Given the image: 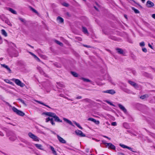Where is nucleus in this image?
Listing matches in <instances>:
<instances>
[{
	"instance_id": "obj_58",
	"label": "nucleus",
	"mask_w": 155,
	"mask_h": 155,
	"mask_svg": "<svg viewBox=\"0 0 155 155\" xmlns=\"http://www.w3.org/2000/svg\"><path fill=\"white\" fill-rule=\"evenodd\" d=\"M8 83H9V84H12V82L10 81L9 82H8Z\"/></svg>"
},
{
	"instance_id": "obj_24",
	"label": "nucleus",
	"mask_w": 155,
	"mask_h": 155,
	"mask_svg": "<svg viewBox=\"0 0 155 155\" xmlns=\"http://www.w3.org/2000/svg\"><path fill=\"white\" fill-rule=\"evenodd\" d=\"M35 101L37 102V103H39L40 104H42V105H44V106H46V107H48L49 108H51L49 106H48V105H46L43 102H41L40 101Z\"/></svg>"
},
{
	"instance_id": "obj_17",
	"label": "nucleus",
	"mask_w": 155,
	"mask_h": 155,
	"mask_svg": "<svg viewBox=\"0 0 155 155\" xmlns=\"http://www.w3.org/2000/svg\"><path fill=\"white\" fill-rule=\"evenodd\" d=\"M82 28V31L85 34H87V35H88L89 33L87 28L84 27H83Z\"/></svg>"
},
{
	"instance_id": "obj_18",
	"label": "nucleus",
	"mask_w": 155,
	"mask_h": 155,
	"mask_svg": "<svg viewBox=\"0 0 155 155\" xmlns=\"http://www.w3.org/2000/svg\"><path fill=\"white\" fill-rule=\"evenodd\" d=\"M57 20L60 23H63L64 22L63 19L60 16H58L57 18Z\"/></svg>"
},
{
	"instance_id": "obj_60",
	"label": "nucleus",
	"mask_w": 155,
	"mask_h": 155,
	"mask_svg": "<svg viewBox=\"0 0 155 155\" xmlns=\"http://www.w3.org/2000/svg\"><path fill=\"white\" fill-rule=\"evenodd\" d=\"M94 8H95L97 10V9L96 8V7H95V6H94Z\"/></svg>"
},
{
	"instance_id": "obj_15",
	"label": "nucleus",
	"mask_w": 155,
	"mask_h": 155,
	"mask_svg": "<svg viewBox=\"0 0 155 155\" xmlns=\"http://www.w3.org/2000/svg\"><path fill=\"white\" fill-rule=\"evenodd\" d=\"M104 93H108L111 94H113L115 93V91L112 89L107 90L104 91Z\"/></svg>"
},
{
	"instance_id": "obj_47",
	"label": "nucleus",
	"mask_w": 155,
	"mask_h": 155,
	"mask_svg": "<svg viewBox=\"0 0 155 155\" xmlns=\"http://www.w3.org/2000/svg\"><path fill=\"white\" fill-rule=\"evenodd\" d=\"M103 137L105 138H107V139H108L110 140V138H109L107 136H103Z\"/></svg>"
},
{
	"instance_id": "obj_22",
	"label": "nucleus",
	"mask_w": 155,
	"mask_h": 155,
	"mask_svg": "<svg viewBox=\"0 0 155 155\" xmlns=\"http://www.w3.org/2000/svg\"><path fill=\"white\" fill-rule=\"evenodd\" d=\"M50 149L52 150V153L54 155H57V154L56 153V151L54 150V148L52 146H50Z\"/></svg>"
},
{
	"instance_id": "obj_10",
	"label": "nucleus",
	"mask_w": 155,
	"mask_h": 155,
	"mask_svg": "<svg viewBox=\"0 0 155 155\" xmlns=\"http://www.w3.org/2000/svg\"><path fill=\"white\" fill-rule=\"evenodd\" d=\"M118 105L119 107L125 113H127V110L124 106L120 104H118Z\"/></svg>"
},
{
	"instance_id": "obj_21",
	"label": "nucleus",
	"mask_w": 155,
	"mask_h": 155,
	"mask_svg": "<svg viewBox=\"0 0 155 155\" xmlns=\"http://www.w3.org/2000/svg\"><path fill=\"white\" fill-rule=\"evenodd\" d=\"M8 10L10 12H12V13L16 15L17 14V13L16 12V11L14 10L13 9L11 8H8Z\"/></svg>"
},
{
	"instance_id": "obj_50",
	"label": "nucleus",
	"mask_w": 155,
	"mask_h": 155,
	"mask_svg": "<svg viewBox=\"0 0 155 155\" xmlns=\"http://www.w3.org/2000/svg\"><path fill=\"white\" fill-rule=\"evenodd\" d=\"M59 96L60 97H64V95L63 94H60V95H59Z\"/></svg>"
},
{
	"instance_id": "obj_63",
	"label": "nucleus",
	"mask_w": 155,
	"mask_h": 155,
	"mask_svg": "<svg viewBox=\"0 0 155 155\" xmlns=\"http://www.w3.org/2000/svg\"><path fill=\"white\" fill-rule=\"evenodd\" d=\"M113 84H114V85H115L114 83H112Z\"/></svg>"
},
{
	"instance_id": "obj_8",
	"label": "nucleus",
	"mask_w": 155,
	"mask_h": 155,
	"mask_svg": "<svg viewBox=\"0 0 155 155\" xmlns=\"http://www.w3.org/2000/svg\"><path fill=\"white\" fill-rule=\"evenodd\" d=\"M119 145L120 147H122V148H127V149H129V150H130V151H132L133 152H136L135 151H133L132 150V149L131 148L127 146L126 145H124L123 144H122L121 143H120V144Z\"/></svg>"
},
{
	"instance_id": "obj_7",
	"label": "nucleus",
	"mask_w": 155,
	"mask_h": 155,
	"mask_svg": "<svg viewBox=\"0 0 155 155\" xmlns=\"http://www.w3.org/2000/svg\"><path fill=\"white\" fill-rule=\"evenodd\" d=\"M75 133L77 135H78L81 137H84L85 136V134H83V132L80 130H77L75 131Z\"/></svg>"
},
{
	"instance_id": "obj_42",
	"label": "nucleus",
	"mask_w": 155,
	"mask_h": 155,
	"mask_svg": "<svg viewBox=\"0 0 155 155\" xmlns=\"http://www.w3.org/2000/svg\"><path fill=\"white\" fill-rule=\"evenodd\" d=\"M140 98L141 99H144L145 98V95L141 96Z\"/></svg>"
},
{
	"instance_id": "obj_37",
	"label": "nucleus",
	"mask_w": 155,
	"mask_h": 155,
	"mask_svg": "<svg viewBox=\"0 0 155 155\" xmlns=\"http://www.w3.org/2000/svg\"><path fill=\"white\" fill-rule=\"evenodd\" d=\"M57 84H58V86L60 87H63L64 86V85L62 84L59 83H57Z\"/></svg>"
},
{
	"instance_id": "obj_20",
	"label": "nucleus",
	"mask_w": 155,
	"mask_h": 155,
	"mask_svg": "<svg viewBox=\"0 0 155 155\" xmlns=\"http://www.w3.org/2000/svg\"><path fill=\"white\" fill-rule=\"evenodd\" d=\"M1 65L2 66L6 69L8 71L9 73L11 72V70L7 65H5V64H1Z\"/></svg>"
},
{
	"instance_id": "obj_28",
	"label": "nucleus",
	"mask_w": 155,
	"mask_h": 155,
	"mask_svg": "<svg viewBox=\"0 0 155 155\" xmlns=\"http://www.w3.org/2000/svg\"><path fill=\"white\" fill-rule=\"evenodd\" d=\"M81 79L82 80L86 82H91V81L85 78H82Z\"/></svg>"
},
{
	"instance_id": "obj_2",
	"label": "nucleus",
	"mask_w": 155,
	"mask_h": 155,
	"mask_svg": "<svg viewBox=\"0 0 155 155\" xmlns=\"http://www.w3.org/2000/svg\"><path fill=\"white\" fill-rule=\"evenodd\" d=\"M12 80L17 85L20 86L21 87H23L25 86V84L22 83L18 79L13 78L12 79Z\"/></svg>"
},
{
	"instance_id": "obj_13",
	"label": "nucleus",
	"mask_w": 155,
	"mask_h": 155,
	"mask_svg": "<svg viewBox=\"0 0 155 155\" xmlns=\"http://www.w3.org/2000/svg\"><path fill=\"white\" fill-rule=\"evenodd\" d=\"M128 83L132 86H134L135 88H138V85L135 83L134 82L129 81H128Z\"/></svg>"
},
{
	"instance_id": "obj_36",
	"label": "nucleus",
	"mask_w": 155,
	"mask_h": 155,
	"mask_svg": "<svg viewBox=\"0 0 155 155\" xmlns=\"http://www.w3.org/2000/svg\"><path fill=\"white\" fill-rule=\"evenodd\" d=\"M90 101V99L88 98L82 100V101H85L88 102H89Z\"/></svg>"
},
{
	"instance_id": "obj_62",
	"label": "nucleus",
	"mask_w": 155,
	"mask_h": 155,
	"mask_svg": "<svg viewBox=\"0 0 155 155\" xmlns=\"http://www.w3.org/2000/svg\"><path fill=\"white\" fill-rule=\"evenodd\" d=\"M139 6H140V8H142L141 6H140V5H139Z\"/></svg>"
},
{
	"instance_id": "obj_19",
	"label": "nucleus",
	"mask_w": 155,
	"mask_h": 155,
	"mask_svg": "<svg viewBox=\"0 0 155 155\" xmlns=\"http://www.w3.org/2000/svg\"><path fill=\"white\" fill-rule=\"evenodd\" d=\"M35 145L36 146V147L38 149L41 150H43L42 146L40 144H35Z\"/></svg>"
},
{
	"instance_id": "obj_6",
	"label": "nucleus",
	"mask_w": 155,
	"mask_h": 155,
	"mask_svg": "<svg viewBox=\"0 0 155 155\" xmlns=\"http://www.w3.org/2000/svg\"><path fill=\"white\" fill-rule=\"evenodd\" d=\"M7 135L8 136H10L9 137V139L11 141H14L17 138L15 135L11 132L10 133V135H9L8 134Z\"/></svg>"
},
{
	"instance_id": "obj_35",
	"label": "nucleus",
	"mask_w": 155,
	"mask_h": 155,
	"mask_svg": "<svg viewBox=\"0 0 155 155\" xmlns=\"http://www.w3.org/2000/svg\"><path fill=\"white\" fill-rule=\"evenodd\" d=\"M140 46H143L145 45V43L143 41H142L140 43Z\"/></svg>"
},
{
	"instance_id": "obj_29",
	"label": "nucleus",
	"mask_w": 155,
	"mask_h": 155,
	"mask_svg": "<svg viewBox=\"0 0 155 155\" xmlns=\"http://www.w3.org/2000/svg\"><path fill=\"white\" fill-rule=\"evenodd\" d=\"M37 69L40 72L41 74H43L44 73L43 71H42L41 68L40 67H37Z\"/></svg>"
},
{
	"instance_id": "obj_40",
	"label": "nucleus",
	"mask_w": 155,
	"mask_h": 155,
	"mask_svg": "<svg viewBox=\"0 0 155 155\" xmlns=\"http://www.w3.org/2000/svg\"><path fill=\"white\" fill-rule=\"evenodd\" d=\"M31 10H32V11H33L35 13H38L37 11L36 10H35V9L33 8H31Z\"/></svg>"
},
{
	"instance_id": "obj_52",
	"label": "nucleus",
	"mask_w": 155,
	"mask_h": 155,
	"mask_svg": "<svg viewBox=\"0 0 155 155\" xmlns=\"http://www.w3.org/2000/svg\"><path fill=\"white\" fill-rule=\"evenodd\" d=\"M33 56L36 59L38 57L36 55H35V54H34L33 55Z\"/></svg>"
},
{
	"instance_id": "obj_25",
	"label": "nucleus",
	"mask_w": 155,
	"mask_h": 155,
	"mask_svg": "<svg viewBox=\"0 0 155 155\" xmlns=\"http://www.w3.org/2000/svg\"><path fill=\"white\" fill-rule=\"evenodd\" d=\"M2 34L5 37L7 36V34L5 30L4 29H2L1 30Z\"/></svg>"
},
{
	"instance_id": "obj_53",
	"label": "nucleus",
	"mask_w": 155,
	"mask_h": 155,
	"mask_svg": "<svg viewBox=\"0 0 155 155\" xmlns=\"http://www.w3.org/2000/svg\"><path fill=\"white\" fill-rule=\"evenodd\" d=\"M89 149H86V152L87 153H88L89 152Z\"/></svg>"
},
{
	"instance_id": "obj_4",
	"label": "nucleus",
	"mask_w": 155,
	"mask_h": 155,
	"mask_svg": "<svg viewBox=\"0 0 155 155\" xmlns=\"http://www.w3.org/2000/svg\"><path fill=\"white\" fill-rule=\"evenodd\" d=\"M103 143L104 144L106 147H108L109 149H110L112 150H115L116 147L114 145H113L111 143H107L103 141Z\"/></svg>"
},
{
	"instance_id": "obj_48",
	"label": "nucleus",
	"mask_w": 155,
	"mask_h": 155,
	"mask_svg": "<svg viewBox=\"0 0 155 155\" xmlns=\"http://www.w3.org/2000/svg\"><path fill=\"white\" fill-rule=\"evenodd\" d=\"M152 17L153 18L155 19V14H152Z\"/></svg>"
},
{
	"instance_id": "obj_33",
	"label": "nucleus",
	"mask_w": 155,
	"mask_h": 155,
	"mask_svg": "<svg viewBox=\"0 0 155 155\" xmlns=\"http://www.w3.org/2000/svg\"><path fill=\"white\" fill-rule=\"evenodd\" d=\"M18 100H19L25 106H26V104L25 103L24 101L21 99H18Z\"/></svg>"
},
{
	"instance_id": "obj_49",
	"label": "nucleus",
	"mask_w": 155,
	"mask_h": 155,
	"mask_svg": "<svg viewBox=\"0 0 155 155\" xmlns=\"http://www.w3.org/2000/svg\"><path fill=\"white\" fill-rule=\"evenodd\" d=\"M0 135L2 136H4L3 133L1 131H0Z\"/></svg>"
},
{
	"instance_id": "obj_64",
	"label": "nucleus",
	"mask_w": 155,
	"mask_h": 155,
	"mask_svg": "<svg viewBox=\"0 0 155 155\" xmlns=\"http://www.w3.org/2000/svg\"><path fill=\"white\" fill-rule=\"evenodd\" d=\"M125 17L126 18H127L126 16H125Z\"/></svg>"
},
{
	"instance_id": "obj_16",
	"label": "nucleus",
	"mask_w": 155,
	"mask_h": 155,
	"mask_svg": "<svg viewBox=\"0 0 155 155\" xmlns=\"http://www.w3.org/2000/svg\"><path fill=\"white\" fill-rule=\"evenodd\" d=\"M63 120H64V121L66 122L68 124H69L72 126H74L72 122L70 120H68V119L65 118H63Z\"/></svg>"
},
{
	"instance_id": "obj_3",
	"label": "nucleus",
	"mask_w": 155,
	"mask_h": 155,
	"mask_svg": "<svg viewBox=\"0 0 155 155\" xmlns=\"http://www.w3.org/2000/svg\"><path fill=\"white\" fill-rule=\"evenodd\" d=\"M12 109L14 112L15 113L21 116H23L25 114L22 111L18 110L14 107H12Z\"/></svg>"
},
{
	"instance_id": "obj_59",
	"label": "nucleus",
	"mask_w": 155,
	"mask_h": 155,
	"mask_svg": "<svg viewBox=\"0 0 155 155\" xmlns=\"http://www.w3.org/2000/svg\"><path fill=\"white\" fill-rule=\"evenodd\" d=\"M143 3H144L145 0H141Z\"/></svg>"
},
{
	"instance_id": "obj_44",
	"label": "nucleus",
	"mask_w": 155,
	"mask_h": 155,
	"mask_svg": "<svg viewBox=\"0 0 155 155\" xmlns=\"http://www.w3.org/2000/svg\"><path fill=\"white\" fill-rule=\"evenodd\" d=\"M82 98V97L81 96H78V97H76V99H81Z\"/></svg>"
},
{
	"instance_id": "obj_34",
	"label": "nucleus",
	"mask_w": 155,
	"mask_h": 155,
	"mask_svg": "<svg viewBox=\"0 0 155 155\" xmlns=\"http://www.w3.org/2000/svg\"><path fill=\"white\" fill-rule=\"evenodd\" d=\"M19 19L22 22H24V23H26V21L23 18H19Z\"/></svg>"
},
{
	"instance_id": "obj_57",
	"label": "nucleus",
	"mask_w": 155,
	"mask_h": 155,
	"mask_svg": "<svg viewBox=\"0 0 155 155\" xmlns=\"http://www.w3.org/2000/svg\"><path fill=\"white\" fill-rule=\"evenodd\" d=\"M84 47H87V48H89L90 47V46H87V45H84Z\"/></svg>"
},
{
	"instance_id": "obj_12",
	"label": "nucleus",
	"mask_w": 155,
	"mask_h": 155,
	"mask_svg": "<svg viewBox=\"0 0 155 155\" xmlns=\"http://www.w3.org/2000/svg\"><path fill=\"white\" fill-rule=\"evenodd\" d=\"M146 5L147 7L150 8L153 7L154 5V4L151 1H148L147 2Z\"/></svg>"
},
{
	"instance_id": "obj_54",
	"label": "nucleus",
	"mask_w": 155,
	"mask_h": 155,
	"mask_svg": "<svg viewBox=\"0 0 155 155\" xmlns=\"http://www.w3.org/2000/svg\"><path fill=\"white\" fill-rule=\"evenodd\" d=\"M92 139H93V140H95L96 141H97V142H98V141H99V140H97V139H94V138H92Z\"/></svg>"
},
{
	"instance_id": "obj_14",
	"label": "nucleus",
	"mask_w": 155,
	"mask_h": 155,
	"mask_svg": "<svg viewBox=\"0 0 155 155\" xmlns=\"http://www.w3.org/2000/svg\"><path fill=\"white\" fill-rule=\"evenodd\" d=\"M88 120L91 121L97 124H99V121L98 120H96L95 119L92 118H89L88 119Z\"/></svg>"
},
{
	"instance_id": "obj_11",
	"label": "nucleus",
	"mask_w": 155,
	"mask_h": 155,
	"mask_svg": "<svg viewBox=\"0 0 155 155\" xmlns=\"http://www.w3.org/2000/svg\"><path fill=\"white\" fill-rule=\"evenodd\" d=\"M49 121H50V122H51V124L52 125H55V123L54 122L53 118H50L49 117L46 119V122H48Z\"/></svg>"
},
{
	"instance_id": "obj_23",
	"label": "nucleus",
	"mask_w": 155,
	"mask_h": 155,
	"mask_svg": "<svg viewBox=\"0 0 155 155\" xmlns=\"http://www.w3.org/2000/svg\"><path fill=\"white\" fill-rule=\"evenodd\" d=\"M118 53L119 54H123L124 51L122 49L120 48H118L116 49Z\"/></svg>"
},
{
	"instance_id": "obj_55",
	"label": "nucleus",
	"mask_w": 155,
	"mask_h": 155,
	"mask_svg": "<svg viewBox=\"0 0 155 155\" xmlns=\"http://www.w3.org/2000/svg\"><path fill=\"white\" fill-rule=\"evenodd\" d=\"M29 53H30V54H31V55H32V56H33V55L34 54L33 53H32V52H29Z\"/></svg>"
},
{
	"instance_id": "obj_1",
	"label": "nucleus",
	"mask_w": 155,
	"mask_h": 155,
	"mask_svg": "<svg viewBox=\"0 0 155 155\" xmlns=\"http://www.w3.org/2000/svg\"><path fill=\"white\" fill-rule=\"evenodd\" d=\"M42 114L52 117V118L54 119V121L56 122H62V120H61L54 113L51 112H47L43 113Z\"/></svg>"
},
{
	"instance_id": "obj_32",
	"label": "nucleus",
	"mask_w": 155,
	"mask_h": 155,
	"mask_svg": "<svg viewBox=\"0 0 155 155\" xmlns=\"http://www.w3.org/2000/svg\"><path fill=\"white\" fill-rule=\"evenodd\" d=\"M105 101L107 103H108V104H109L110 105L112 106H114V107L115 106V105H114L112 103H111V102H110V101H108L106 100V101Z\"/></svg>"
},
{
	"instance_id": "obj_46",
	"label": "nucleus",
	"mask_w": 155,
	"mask_h": 155,
	"mask_svg": "<svg viewBox=\"0 0 155 155\" xmlns=\"http://www.w3.org/2000/svg\"><path fill=\"white\" fill-rule=\"evenodd\" d=\"M64 97L68 100H71V101H72L73 100L72 99H71L69 98L68 97Z\"/></svg>"
},
{
	"instance_id": "obj_51",
	"label": "nucleus",
	"mask_w": 155,
	"mask_h": 155,
	"mask_svg": "<svg viewBox=\"0 0 155 155\" xmlns=\"http://www.w3.org/2000/svg\"><path fill=\"white\" fill-rule=\"evenodd\" d=\"M36 60H37L38 61H40V59H39V58H38V57H37L36 59Z\"/></svg>"
},
{
	"instance_id": "obj_45",
	"label": "nucleus",
	"mask_w": 155,
	"mask_h": 155,
	"mask_svg": "<svg viewBox=\"0 0 155 155\" xmlns=\"http://www.w3.org/2000/svg\"><path fill=\"white\" fill-rule=\"evenodd\" d=\"M117 154L118 155H125L124 153L120 152L118 153Z\"/></svg>"
},
{
	"instance_id": "obj_61",
	"label": "nucleus",
	"mask_w": 155,
	"mask_h": 155,
	"mask_svg": "<svg viewBox=\"0 0 155 155\" xmlns=\"http://www.w3.org/2000/svg\"><path fill=\"white\" fill-rule=\"evenodd\" d=\"M2 39V38L1 37V36H0V39Z\"/></svg>"
},
{
	"instance_id": "obj_31",
	"label": "nucleus",
	"mask_w": 155,
	"mask_h": 155,
	"mask_svg": "<svg viewBox=\"0 0 155 155\" xmlns=\"http://www.w3.org/2000/svg\"><path fill=\"white\" fill-rule=\"evenodd\" d=\"M132 9L136 13H139L140 12L138 10L135 9L134 7L132 8Z\"/></svg>"
},
{
	"instance_id": "obj_39",
	"label": "nucleus",
	"mask_w": 155,
	"mask_h": 155,
	"mask_svg": "<svg viewBox=\"0 0 155 155\" xmlns=\"http://www.w3.org/2000/svg\"><path fill=\"white\" fill-rule=\"evenodd\" d=\"M111 124L112 126H116L117 125V123L116 122H112L111 123Z\"/></svg>"
},
{
	"instance_id": "obj_26",
	"label": "nucleus",
	"mask_w": 155,
	"mask_h": 155,
	"mask_svg": "<svg viewBox=\"0 0 155 155\" xmlns=\"http://www.w3.org/2000/svg\"><path fill=\"white\" fill-rule=\"evenodd\" d=\"M71 74H72V75L74 77H78V74L75 72L71 71Z\"/></svg>"
},
{
	"instance_id": "obj_5",
	"label": "nucleus",
	"mask_w": 155,
	"mask_h": 155,
	"mask_svg": "<svg viewBox=\"0 0 155 155\" xmlns=\"http://www.w3.org/2000/svg\"><path fill=\"white\" fill-rule=\"evenodd\" d=\"M29 136L31 138L33 139L34 141H39V138L34 134L30 132L28 134Z\"/></svg>"
},
{
	"instance_id": "obj_43",
	"label": "nucleus",
	"mask_w": 155,
	"mask_h": 155,
	"mask_svg": "<svg viewBox=\"0 0 155 155\" xmlns=\"http://www.w3.org/2000/svg\"><path fill=\"white\" fill-rule=\"evenodd\" d=\"M148 45L149 46V47L151 49H153V47H152V45L150 44V43H149L148 44Z\"/></svg>"
},
{
	"instance_id": "obj_9",
	"label": "nucleus",
	"mask_w": 155,
	"mask_h": 155,
	"mask_svg": "<svg viewBox=\"0 0 155 155\" xmlns=\"http://www.w3.org/2000/svg\"><path fill=\"white\" fill-rule=\"evenodd\" d=\"M57 137L58 140L60 143H66V140L60 137L59 135H57Z\"/></svg>"
},
{
	"instance_id": "obj_30",
	"label": "nucleus",
	"mask_w": 155,
	"mask_h": 155,
	"mask_svg": "<svg viewBox=\"0 0 155 155\" xmlns=\"http://www.w3.org/2000/svg\"><path fill=\"white\" fill-rule=\"evenodd\" d=\"M55 41L57 44L59 45L60 46H63V44L62 43L56 40H55Z\"/></svg>"
},
{
	"instance_id": "obj_27",
	"label": "nucleus",
	"mask_w": 155,
	"mask_h": 155,
	"mask_svg": "<svg viewBox=\"0 0 155 155\" xmlns=\"http://www.w3.org/2000/svg\"><path fill=\"white\" fill-rule=\"evenodd\" d=\"M80 129H82V128L81 126L79 124L77 123L76 121L73 122Z\"/></svg>"
},
{
	"instance_id": "obj_56",
	"label": "nucleus",
	"mask_w": 155,
	"mask_h": 155,
	"mask_svg": "<svg viewBox=\"0 0 155 155\" xmlns=\"http://www.w3.org/2000/svg\"><path fill=\"white\" fill-rule=\"evenodd\" d=\"M28 45L29 46H30V47H31L32 48H34L33 47V46H31V45H29V44H28Z\"/></svg>"
},
{
	"instance_id": "obj_41",
	"label": "nucleus",
	"mask_w": 155,
	"mask_h": 155,
	"mask_svg": "<svg viewBox=\"0 0 155 155\" xmlns=\"http://www.w3.org/2000/svg\"><path fill=\"white\" fill-rule=\"evenodd\" d=\"M143 51L144 52H146L147 51V49L145 48H143L142 49Z\"/></svg>"
},
{
	"instance_id": "obj_38",
	"label": "nucleus",
	"mask_w": 155,
	"mask_h": 155,
	"mask_svg": "<svg viewBox=\"0 0 155 155\" xmlns=\"http://www.w3.org/2000/svg\"><path fill=\"white\" fill-rule=\"evenodd\" d=\"M62 5L65 7H68L69 6V4L66 3L64 2L62 3Z\"/></svg>"
}]
</instances>
